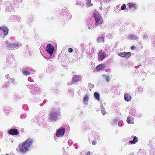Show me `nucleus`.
<instances>
[{
  "label": "nucleus",
  "mask_w": 155,
  "mask_h": 155,
  "mask_svg": "<svg viewBox=\"0 0 155 155\" xmlns=\"http://www.w3.org/2000/svg\"><path fill=\"white\" fill-rule=\"evenodd\" d=\"M126 8V6L125 4H123V5L121 7V9L123 10L125 9Z\"/></svg>",
  "instance_id": "nucleus-24"
},
{
  "label": "nucleus",
  "mask_w": 155,
  "mask_h": 155,
  "mask_svg": "<svg viewBox=\"0 0 155 155\" xmlns=\"http://www.w3.org/2000/svg\"><path fill=\"white\" fill-rule=\"evenodd\" d=\"M54 50V47L50 44L48 45L46 48V51L51 56L53 54Z\"/></svg>",
  "instance_id": "nucleus-2"
},
{
  "label": "nucleus",
  "mask_w": 155,
  "mask_h": 155,
  "mask_svg": "<svg viewBox=\"0 0 155 155\" xmlns=\"http://www.w3.org/2000/svg\"><path fill=\"white\" fill-rule=\"evenodd\" d=\"M23 74L27 76L30 74L29 71L26 70H24L22 71Z\"/></svg>",
  "instance_id": "nucleus-17"
},
{
  "label": "nucleus",
  "mask_w": 155,
  "mask_h": 155,
  "mask_svg": "<svg viewBox=\"0 0 155 155\" xmlns=\"http://www.w3.org/2000/svg\"><path fill=\"white\" fill-rule=\"evenodd\" d=\"M143 37L144 38H146L147 37V35H143Z\"/></svg>",
  "instance_id": "nucleus-29"
},
{
  "label": "nucleus",
  "mask_w": 155,
  "mask_h": 155,
  "mask_svg": "<svg viewBox=\"0 0 155 155\" xmlns=\"http://www.w3.org/2000/svg\"><path fill=\"white\" fill-rule=\"evenodd\" d=\"M19 132L17 129L15 128L12 129L8 131V134L12 135H17Z\"/></svg>",
  "instance_id": "nucleus-6"
},
{
  "label": "nucleus",
  "mask_w": 155,
  "mask_h": 155,
  "mask_svg": "<svg viewBox=\"0 0 155 155\" xmlns=\"http://www.w3.org/2000/svg\"><path fill=\"white\" fill-rule=\"evenodd\" d=\"M128 38H129L134 40H136L137 39V37L135 35H129Z\"/></svg>",
  "instance_id": "nucleus-15"
},
{
  "label": "nucleus",
  "mask_w": 155,
  "mask_h": 155,
  "mask_svg": "<svg viewBox=\"0 0 155 155\" xmlns=\"http://www.w3.org/2000/svg\"><path fill=\"white\" fill-rule=\"evenodd\" d=\"M96 143L97 142L95 140H94L92 142V144L93 145H95L96 144Z\"/></svg>",
  "instance_id": "nucleus-26"
},
{
  "label": "nucleus",
  "mask_w": 155,
  "mask_h": 155,
  "mask_svg": "<svg viewBox=\"0 0 155 155\" xmlns=\"http://www.w3.org/2000/svg\"><path fill=\"white\" fill-rule=\"evenodd\" d=\"M106 80L107 81H109V78L108 77H106Z\"/></svg>",
  "instance_id": "nucleus-28"
},
{
  "label": "nucleus",
  "mask_w": 155,
  "mask_h": 155,
  "mask_svg": "<svg viewBox=\"0 0 155 155\" xmlns=\"http://www.w3.org/2000/svg\"><path fill=\"white\" fill-rule=\"evenodd\" d=\"M94 97L98 100H100V97L99 94L97 92H95L94 93Z\"/></svg>",
  "instance_id": "nucleus-19"
},
{
  "label": "nucleus",
  "mask_w": 155,
  "mask_h": 155,
  "mask_svg": "<svg viewBox=\"0 0 155 155\" xmlns=\"http://www.w3.org/2000/svg\"><path fill=\"white\" fill-rule=\"evenodd\" d=\"M64 128L59 129L56 133V136L58 137H61L64 135Z\"/></svg>",
  "instance_id": "nucleus-4"
},
{
  "label": "nucleus",
  "mask_w": 155,
  "mask_h": 155,
  "mask_svg": "<svg viewBox=\"0 0 155 155\" xmlns=\"http://www.w3.org/2000/svg\"><path fill=\"white\" fill-rule=\"evenodd\" d=\"M97 40V41L99 42H101L102 41L104 42V38L103 37H98Z\"/></svg>",
  "instance_id": "nucleus-16"
},
{
  "label": "nucleus",
  "mask_w": 155,
  "mask_h": 155,
  "mask_svg": "<svg viewBox=\"0 0 155 155\" xmlns=\"http://www.w3.org/2000/svg\"><path fill=\"white\" fill-rule=\"evenodd\" d=\"M88 100V97L87 95H86L84 96V102L85 104H87V103Z\"/></svg>",
  "instance_id": "nucleus-20"
},
{
  "label": "nucleus",
  "mask_w": 155,
  "mask_h": 155,
  "mask_svg": "<svg viewBox=\"0 0 155 155\" xmlns=\"http://www.w3.org/2000/svg\"><path fill=\"white\" fill-rule=\"evenodd\" d=\"M0 30L3 32L4 34L5 35H7L8 29L7 27H0Z\"/></svg>",
  "instance_id": "nucleus-10"
},
{
  "label": "nucleus",
  "mask_w": 155,
  "mask_h": 155,
  "mask_svg": "<svg viewBox=\"0 0 155 155\" xmlns=\"http://www.w3.org/2000/svg\"><path fill=\"white\" fill-rule=\"evenodd\" d=\"M68 51L70 52V53H71L73 51V49L72 48H68Z\"/></svg>",
  "instance_id": "nucleus-25"
},
{
  "label": "nucleus",
  "mask_w": 155,
  "mask_h": 155,
  "mask_svg": "<svg viewBox=\"0 0 155 155\" xmlns=\"http://www.w3.org/2000/svg\"><path fill=\"white\" fill-rule=\"evenodd\" d=\"M105 57L104 52L102 51V50L99 51L98 54V58L99 60H101L104 58Z\"/></svg>",
  "instance_id": "nucleus-9"
},
{
  "label": "nucleus",
  "mask_w": 155,
  "mask_h": 155,
  "mask_svg": "<svg viewBox=\"0 0 155 155\" xmlns=\"http://www.w3.org/2000/svg\"><path fill=\"white\" fill-rule=\"evenodd\" d=\"M6 155H9L8 154H6Z\"/></svg>",
  "instance_id": "nucleus-32"
},
{
  "label": "nucleus",
  "mask_w": 155,
  "mask_h": 155,
  "mask_svg": "<svg viewBox=\"0 0 155 155\" xmlns=\"http://www.w3.org/2000/svg\"><path fill=\"white\" fill-rule=\"evenodd\" d=\"M138 141V138L137 137L135 136L134 137L133 140L129 141V143L131 144H135Z\"/></svg>",
  "instance_id": "nucleus-13"
},
{
  "label": "nucleus",
  "mask_w": 155,
  "mask_h": 155,
  "mask_svg": "<svg viewBox=\"0 0 155 155\" xmlns=\"http://www.w3.org/2000/svg\"><path fill=\"white\" fill-rule=\"evenodd\" d=\"M80 80V75H75L73 76L72 78V82H78Z\"/></svg>",
  "instance_id": "nucleus-11"
},
{
  "label": "nucleus",
  "mask_w": 155,
  "mask_h": 155,
  "mask_svg": "<svg viewBox=\"0 0 155 155\" xmlns=\"http://www.w3.org/2000/svg\"><path fill=\"white\" fill-rule=\"evenodd\" d=\"M15 81V79L13 78H10L9 79L8 81V83H12L14 82Z\"/></svg>",
  "instance_id": "nucleus-22"
},
{
  "label": "nucleus",
  "mask_w": 155,
  "mask_h": 155,
  "mask_svg": "<svg viewBox=\"0 0 155 155\" xmlns=\"http://www.w3.org/2000/svg\"><path fill=\"white\" fill-rule=\"evenodd\" d=\"M118 55L119 56L126 58H130L131 55V53L129 52H124L120 53Z\"/></svg>",
  "instance_id": "nucleus-7"
},
{
  "label": "nucleus",
  "mask_w": 155,
  "mask_h": 155,
  "mask_svg": "<svg viewBox=\"0 0 155 155\" xmlns=\"http://www.w3.org/2000/svg\"><path fill=\"white\" fill-rule=\"evenodd\" d=\"M106 66L103 64H100L96 67V70L97 71L104 70L106 68Z\"/></svg>",
  "instance_id": "nucleus-8"
},
{
  "label": "nucleus",
  "mask_w": 155,
  "mask_h": 155,
  "mask_svg": "<svg viewBox=\"0 0 155 155\" xmlns=\"http://www.w3.org/2000/svg\"><path fill=\"white\" fill-rule=\"evenodd\" d=\"M13 45L15 46V47H17L19 46L20 45L18 43L15 42L13 44Z\"/></svg>",
  "instance_id": "nucleus-23"
},
{
  "label": "nucleus",
  "mask_w": 155,
  "mask_h": 155,
  "mask_svg": "<svg viewBox=\"0 0 155 155\" xmlns=\"http://www.w3.org/2000/svg\"><path fill=\"white\" fill-rule=\"evenodd\" d=\"M130 48L132 50H133L135 49V47L134 46H132Z\"/></svg>",
  "instance_id": "nucleus-27"
},
{
  "label": "nucleus",
  "mask_w": 155,
  "mask_h": 155,
  "mask_svg": "<svg viewBox=\"0 0 155 155\" xmlns=\"http://www.w3.org/2000/svg\"><path fill=\"white\" fill-rule=\"evenodd\" d=\"M87 5L89 6H91L93 5V4L91 3V0H88L86 2Z\"/></svg>",
  "instance_id": "nucleus-21"
},
{
  "label": "nucleus",
  "mask_w": 155,
  "mask_h": 155,
  "mask_svg": "<svg viewBox=\"0 0 155 155\" xmlns=\"http://www.w3.org/2000/svg\"><path fill=\"white\" fill-rule=\"evenodd\" d=\"M127 6L129 7V9L132 8H134L135 9L137 7L135 3L132 2L128 3L127 4Z\"/></svg>",
  "instance_id": "nucleus-12"
},
{
  "label": "nucleus",
  "mask_w": 155,
  "mask_h": 155,
  "mask_svg": "<svg viewBox=\"0 0 155 155\" xmlns=\"http://www.w3.org/2000/svg\"><path fill=\"white\" fill-rule=\"evenodd\" d=\"M90 152L88 151L87 152L86 155H90Z\"/></svg>",
  "instance_id": "nucleus-31"
},
{
  "label": "nucleus",
  "mask_w": 155,
  "mask_h": 155,
  "mask_svg": "<svg viewBox=\"0 0 155 155\" xmlns=\"http://www.w3.org/2000/svg\"><path fill=\"white\" fill-rule=\"evenodd\" d=\"M102 113L104 115L105 113V111H104L103 110L102 111Z\"/></svg>",
  "instance_id": "nucleus-30"
},
{
  "label": "nucleus",
  "mask_w": 155,
  "mask_h": 155,
  "mask_svg": "<svg viewBox=\"0 0 155 155\" xmlns=\"http://www.w3.org/2000/svg\"><path fill=\"white\" fill-rule=\"evenodd\" d=\"M94 17L96 21V25H98L101 24L102 20L101 16L100 15L94 14Z\"/></svg>",
  "instance_id": "nucleus-3"
},
{
  "label": "nucleus",
  "mask_w": 155,
  "mask_h": 155,
  "mask_svg": "<svg viewBox=\"0 0 155 155\" xmlns=\"http://www.w3.org/2000/svg\"><path fill=\"white\" fill-rule=\"evenodd\" d=\"M124 98L126 101H128L130 100L131 97L127 93L124 95Z\"/></svg>",
  "instance_id": "nucleus-14"
},
{
  "label": "nucleus",
  "mask_w": 155,
  "mask_h": 155,
  "mask_svg": "<svg viewBox=\"0 0 155 155\" xmlns=\"http://www.w3.org/2000/svg\"><path fill=\"white\" fill-rule=\"evenodd\" d=\"M34 142V140L31 138H28L25 142L20 144L17 149L18 151L22 153H25Z\"/></svg>",
  "instance_id": "nucleus-1"
},
{
  "label": "nucleus",
  "mask_w": 155,
  "mask_h": 155,
  "mask_svg": "<svg viewBox=\"0 0 155 155\" xmlns=\"http://www.w3.org/2000/svg\"><path fill=\"white\" fill-rule=\"evenodd\" d=\"M133 120V118L130 116H128L127 117V121L128 124H130L132 123L131 121Z\"/></svg>",
  "instance_id": "nucleus-18"
},
{
  "label": "nucleus",
  "mask_w": 155,
  "mask_h": 155,
  "mask_svg": "<svg viewBox=\"0 0 155 155\" xmlns=\"http://www.w3.org/2000/svg\"><path fill=\"white\" fill-rule=\"evenodd\" d=\"M59 112L58 111L54 112L52 113L50 116L51 120L52 121L56 120L57 119L58 115L59 114Z\"/></svg>",
  "instance_id": "nucleus-5"
}]
</instances>
